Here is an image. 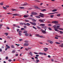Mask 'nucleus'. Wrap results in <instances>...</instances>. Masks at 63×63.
<instances>
[{"label": "nucleus", "instance_id": "obj_30", "mask_svg": "<svg viewBox=\"0 0 63 63\" xmlns=\"http://www.w3.org/2000/svg\"><path fill=\"white\" fill-rule=\"evenodd\" d=\"M33 28L34 29H35V30H37V28H36V27L33 26Z\"/></svg>", "mask_w": 63, "mask_h": 63}, {"label": "nucleus", "instance_id": "obj_42", "mask_svg": "<svg viewBox=\"0 0 63 63\" xmlns=\"http://www.w3.org/2000/svg\"><path fill=\"white\" fill-rule=\"evenodd\" d=\"M23 41V39H19V41Z\"/></svg>", "mask_w": 63, "mask_h": 63}, {"label": "nucleus", "instance_id": "obj_46", "mask_svg": "<svg viewBox=\"0 0 63 63\" xmlns=\"http://www.w3.org/2000/svg\"><path fill=\"white\" fill-rule=\"evenodd\" d=\"M48 26H50V27H51V24H49L48 25Z\"/></svg>", "mask_w": 63, "mask_h": 63}, {"label": "nucleus", "instance_id": "obj_17", "mask_svg": "<svg viewBox=\"0 0 63 63\" xmlns=\"http://www.w3.org/2000/svg\"><path fill=\"white\" fill-rule=\"evenodd\" d=\"M57 11V10H56V9H55L54 10H52V12H56V11Z\"/></svg>", "mask_w": 63, "mask_h": 63}, {"label": "nucleus", "instance_id": "obj_31", "mask_svg": "<svg viewBox=\"0 0 63 63\" xmlns=\"http://www.w3.org/2000/svg\"><path fill=\"white\" fill-rule=\"evenodd\" d=\"M3 8L4 9V10H6L7 9V8L4 7V6H3Z\"/></svg>", "mask_w": 63, "mask_h": 63}, {"label": "nucleus", "instance_id": "obj_56", "mask_svg": "<svg viewBox=\"0 0 63 63\" xmlns=\"http://www.w3.org/2000/svg\"><path fill=\"white\" fill-rule=\"evenodd\" d=\"M53 13H54V14H57V13H58V12H56Z\"/></svg>", "mask_w": 63, "mask_h": 63}, {"label": "nucleus", "instance_id": "obj_38", "mask_svg": "<svg viewBox=\"0 0 63 63\" xmlns=\"http://www.w3.org/2000/svg\"><path fill=\"white\" fill-rule=\"evenodd\" d=\"M59 30H63V28H59Z\"/></svg>", "mask_w": 63, "mask_h": 63}, {"label": "nucleus", "instance_id": "obj_45", "mask_svg": "<svg viewBox=\"0 0 63 63\" xmlns=\"http://www.w3.org/2000/svg\"><path fill=\"white\" fill-rule=\"evenodd\" d=\"M5 59L6 60H7V59H8V57L7 56L6 58Z\"/></svg>", "mask_w": 63, "mask_h": 63}, {"label": "nucleus", "instance_id": "obj_63", "mask_svg": "<svg viewBox=\"0 0 63 63\" xmlns=\"http://www.w3.org/2000/svg\"><path fill=\"white\" fill-rule=\"evenodd\" d=\"M7 47V48H10V47L9 46H8V47Z\"/></svg>", "mask_w": 63, "mask_h": 63}, {"label": "nucleus", "instance_id": "obj_7", "mask_svg": "<svg viewBox=\"0 0 63 63\" xmlns=\"http://www.w3.org/2000/svg\"><path fill=\"white\" fill-rule=\"evenodd\" d=\"M22 32V31H19V34L20 36H21V33Z\"/></svg>", "mask_w": 63, "mask_h": 63}, {"label": "nucleus", "instance_id": "obj_44", "mask_svg": "<svg viewBox=\"0 0 63 63\" xmlns=\"http://www.w3.org/2000/svg\"><path fill=\"white\" fill-rule=\"evenodd\" d=\"M16 27H17L18 28H20V27L19 26H16Z\"/></svg>", "mask_w": 63, "mask_h": 63}, {"label": "nucleus", "instance_id": "obj_2", "mask_svg": "<svg viewBox=\"0 0 63 63\" xmlns=\"http://www.w3.org/2000/svg\"><path fill=\"white\" fill-rule=\"evenodd\" d=\"M52 23H54L55 24H56V25H59L58 23V21H54L52 22Z\"/></svg>", "mask_w": 63, "mask_h": 63}, {"label": "nucleus", "instance_id": "obj_9", "mask_svg": "<svg viewBox=\"0 0 63 63\" xmlns=\"http://www.w3.org/2000/svg\"><path fill=\"white\" fill-rule=\"evenodd\" d=\"M27 5V3H25L24 4H21V6H26Z\"/></svg>", "mask_w": 63, "mask_h": 63}, {"label": "nucleus", "instance_id": "obj_12", "mask_svg": "<svg viewBox=\"0 0 63 63\" xmlns=\"http://www.w3.org/2000/svg\"><path fill=\"white\" fill-rule=\"evenodd\" d=\"M41 31H42V33H43V34H45V33H44V32H44V30H43L42 29H41Z\"/></svg>", "mask_w": 63, "mask_h": 63}, {"label": "nucleus", "instance_id": "obj_10", "mask_svg": "<svg viewBox=\"0 0 63 63\" xmlns=\"http://www.w3.org/2000/svg\"><path fill=\"white\" fill-rule=\"evenodd\" d=\"M59 47H63V43H62V45H59Z\"/></svg>", "mask_w": 63, "mask_h": 63}, {"label": "nucleus", "instance_id": "obj_1", "mask_svg": "<svg viewBox=\"0 0 63 63\" xmlns=\"http://www.w3.org/2000/svg\"><path fill=\"white\" fill-rule=\"evenodd\" d=\"M53 28H54L55 29H58V28H60V26L59 25H54L53 26Z\"/></svg>", "mask_w": 63, "mask_h": 63}, {"label": "nucleus", "instance_id": "obj_26", "mask_svg": "<svg viewBox=\"0 0 63 63\" xmlns=\"http://www.w3.org/2000/svg\"><path fill=\"white\" fill-rule=\"evenodd\" d=\"M55 43H56V44H58V45H59V44H60V43L57 42H56Z\"/></svg>", "mask_w": 63, "mask_h": 63}, {"label": "nucleus", "instance_id": "obj_50", "mask_svg": "<svg viewBox=\"0 0 63 63\" xmlns=\"http://www.w3.org/2000/svg\"><path fill=\"white\" fill-rule=\"evenodd\" d=\"M17 15V14H14L13 15V16H16Z\"/></svg>", "mask_w": 63, "mask_h": 63}, {"label": "nucleus", "instance_id": "obj_39", "mask_svg": "<svg viewBox=\"0 0 63 63\" xmlns=\"http://www.w3.org/2000/svg\"><path fill=\"white\" fill-rule=\"evenodd\" d=\"M34 53L35 54H39V53L36 52H34Z\"/></svg>", "mask_w": 63, "mask_h": 63}, {"label": "nucleus", "instance_id": "obj_16", "mask_svg": "<svg viewBox=\"0 0 63 63\" xmlns=\"http://www.w3.org/2000/svg\"><path fill=\"white\" fill-rule=\"evenodd\" d=\"M26 25H27V26H29L30 25V24L27 23L26 24Z\"/></svg>", "mask_w": 63, "mask_h": 63}, {"label": "nucleus", "instance_id": "obj_48", "mask_svg": "<svg viewBox=\"0 0 63 63\" xmlns=\"http://www.w3.org/2000/svg\"><path fill=\"white\" fill-rule=\"evenodd\" d=\"M57 16H60V14H59L57 15Z\"/></svg>", "mask_w": 63, "mask_h": 63}, {"label": "nucleus", "instance_id": "obj_21", "mask_svg": "<svg viewBox=\"0 0 63 63\" xmlns=\"http://www.w3.org/2000/svg\"><path fill=\"white\" fill-rule=\"evenodd\" d=\"M39 54H40V55H43V53L39 52Z\"/></svg>", "mask_w": 63, "mask_h": 63}, {"label": "nucleus", "instance_id": "obj_35", "mask_svg": "<svg viewBox=\"0 0 63 63\" xmlns=\"http://www.w3.org/2000/svg\"><path fill=\"white\" fill-rule=\"evenodd\" d=\"M24 28H25V29H26L27 28V26H24Z\"/></svg>", "mask_w": 63, "mask_h": 63}, {"label": "nucleus", "instance_id": "obj_20", "mask_svg": "<svg viewBox=\"0 0 63 63\" xmlns=\"http://www.w3.org/2000/svg\"><path fill=\"white\" fill-rule=\"evenodd\" d=\"M28 49H31V48L30 47H28V49L26 48L25 49L26 50H28Z\"/></svg>", "mask_w": 63, "mask_h": 63}, {"label": "nucleus", "instance_id": "obj_37", "mask_svg": "<svg viewBox=\"0 0 63 63\" xmlns=\"http://www.w3.org/2000/svg\"><path fill=\"white\" fill-rule=\"evenodd\" d=\"M11 47L12 48H15V47L13 45H12L11 46Z\"/></svg>", "mask_w": 63, "mask_h": 63}, {"label": "nucleus", "instance_id": "obj_8", "mask_svg": "<svg viewBox=\"0 0 63 63\" xmlns=\"http://www.w3.org/2000/svg\"><path fill=\"white\" fill-rule=\"evenodd\" d=\"M37 36H39V37H40V38H45V37H43V36L42 35V36H38V35H37Z\"/></svg>", "mask_w": 63, "mask_h": 63}, {"label": "nucleus", "instance_id": "obj_49", "mask_svg": "<svg viewBox=\"0 0 63 63\" xmlns=\"http://www.w3.org/2000/svg\"><path fill=\"white\" fill-rule=\"evenodd\" d=\"M55 39H58V38L56 37H55Z\"/></svg>", "mask_w": 63, "mask_h": 63}, {"label": "nucleus", "instance_id": "obj_53", "mask_svg": "<svg viewBox=\"0 0 63 63\" xmlns=\"http://www.w3.org/2000/svg\"><path fill=\"white\" fill-rule=\"evenodd\" d=\"M49 15L50 14L51 15H53V14H54V13H49L48 14Z\"/></svg>", "mask_w": 63, "mask_h": 63}, {"label": "nucleus", "instance_id": "obj_57", "mask_svg": "<svg viewBox=\"0 0 63 63\" xmlns=\"http://www.w3.org/2000/svg\"><path fill=\"white\" fill-rule=\"evenodd\" d=\"M59 42H60V43H62L63 42V41L62 40H60L59 41Z\"/></svg>", "mask_w": 63, "mask_h": 63}, {"label": "nucleus", "instance_id": "obj_59", "mask_svg": "<svg viewBox=\"0 0 63 63\" xmlns=\"http://www.w3.org/2000/svg\"><path fill=\"white\" fill-rule=\"evenodd\" d=\"M24 28H21V30H24Z\"/></svg>", "mask_w": 63, "mask_h": 63}, {"label": "nucleus", "instance_id": "obj_43", "mask_svg": "<svg viewBox=\"0 0 63 63\" xmlns=\"http://www.w3.org/2000/svg\"><path fill=\"white\" fill-rule=\"evenodd\" d=\"M43 28H44V29H47V27H43Z\"/></svg>", "mask_w": 63, "mask_h": 63}, {"label": "nucleus", "instance_id": "obj_5", "mask_svg": "<svg viewBox=\"0 0 63 63\" xmlns=\"http://www.w3.org/2000/svg\"><path fill=\"white\" fill-rule=\"evenodd\" d=\"M30 23H31L32 25H36V23H35L34 22H30Z\"/></svg>", "mask_w": 63, "mask_h": 63}, {"label": "nucleus", "instance_id": "obj_54", "mask_svg": "<svg viewBox=\"0 0 63 63\" xmlns=\"http://www.w3.org/2000/svg\"><path fill=\"white\" fill-rule=\"evenodd\" d=\"M48 29H49V30H52L51 29L50 27L48 28Z\"/></svg>", "mask_w": 63, "mask_h": 63}, {"label": "nucleus", "instance_id": "obj_55", "mask_svg": "<svg viewBox=\"0 0 63 63\" xmlns=\"http://www.w3.org/2000/svg\"><path fill=\"white\" fill-rule=\"evenodd\" d=\"M25 21H26V22H29V21L26 20H25Z\"/></svg>", "mask_w": 63, "mask_h": 63}, {"label": "nucleus", "instance_id": "obj_6", "mask_svg": "<svg viewBox=\"0 0 63 63\" xmlns=\"http://www.w3.org/2000/svg\"><path fill=\"white\" fill-rule=\"evenodd\" d=\"M29 44L27 43H26L24 44V46H28Z\"/></svg>", "mask_w": 63, "mask_h": 63}, {"label": "nucleus", "instance_id": "obj_51", "mask_svg": "<svg viewBox=\"0 0 63 63\" xmlns=\"http://www.w3.org/2000/svg\"><path fill=\"white\" fill-rule=\"evenodd\" d=\"M33 18L32 17H30L29 18V19H33Z\"/></svg>", "mask_w": 63, "mask_h": 63}, {"label": "nucleus", "instance_id": "obj_64", "mask_svg": "<svg viewBox=\"0 0 63 63\" xmlns=\"http://www.w3.org/2000/svg\"><path fill=\"white\" fill-rule=\"evenodd\" d=\"M32 8H29V10H32Z\"/></svg>", "mask_w": 63, "mask_h": 63}, {"label": "nucleus", "instance_id": "obj_19", "mask_svg": "<svg viewBox=\"0 0 63 63\" xmlns=\"http://www.w3.org/2000/svg\"><path fill=\"white\" fill-rule=\"evenodd\" d=\"M54 29L56 31H57V32H59V30H57V29H55L54 28Z\"/></svg>", "mask_w": 63, "mask_h": 63}, {"label": "nucleus", "instance_id": "obj_41", "mask_svg": "<svg viewBox=\"0 0 63 63\" xmlns=\"http://www.w3.org/2000/svg\"><path fill=\"white\" fill-rule=\"evenodd\" d=\"M20 25H23V23H20Z\"/></svg>", "mask_w": 63, "mask_h": 63}, {"label": "nucleus", "instance_id": "obj_40", "mask_svg": "<svg viewBox=\"0 0 63 63\" xmlns=\"http://www.w3.org/2000/svg\"><path fill=\"white\" fill-rule=\"evenodd\" d=\"M7 39H11V37H9V36L7 37Z\"/></svg>", "mask_w": 63, "mask_h": 63}, {"label": "nucleus", "instance_id": "obj_25", "mask_svg": "<svg viewBox=\"0 0 63 63\" xmlns=\"http://www.w3.org/2000/svg\"><path fill=\"white\" fill-rule=\"evenodd\" d=\"M36 61L37 62H36V63H38V62H39V61H39V60L37 59L36 60Z\"/></svg>", "mask_w": 63, "mask_h": 63}, {"label": "nucleus", "instance_id": "obj_60", "mask_svg": "<svg viewBox=\"0 0 63 63\" xmlns=\"http://www.w3.org/2000/svg\"><path fill=\"white\" fill-rule=\"evenodd\" d=\"M0 5H3V2H1L0 3Z\"/></svg>", "mask_w": 63, "mask_h": 63}, {"label": "nucleus", "instance_id": "obj_61", "mask_svg": "<svg viewBox=\"0 0 63 63\" xmlns=\"http://www.w3.org/2000/svg\"><path fill=\"white\" fill-rule=\"evenodd\" d=\"M35 8H36V9H39V8L38 7H37V6H35Z\"/></svg>", "mask_w": 63, "mask_h": 63}, {"label": "nucleus", "instance_id": "obj_32", "mask_svg": "<svg viewBox=\"0 0 63 63\" xmlns=\"http://www.w3.org/2000/svg\"><path fill=\"white\" fill-rule=\"evenodd\" d=\"M53 16H54V15H52L50 16V17H51V18H53Z\"/></svg>", "mask_w": 63, "mask_h": 63}, {"label": "nucleus", "instance_id": "obj_3", "mask_svg": "<svg viewBox=\"0 0 63 63\" xmlns=\"http://www.w3.org/2000/svg\"><path fill=\"white\" fill-rule=\"evenodd\" d=\"M40 15H39V16H40V17H44V14L41 13H40Z\"/></svg>", "mask_w": 63, "mask_h": 63}, {"label": "nucleus", "instance_id": "obj_27", "mask_svg": "<svg viewBox=\"0 0 63 63\" xmlns=\"http://www.w3.org/2000/svg\"><path fill=\"white\" fill-rule=\"evenodd\" d=\"M27 33V31H24L23 32V33Z\"/></svg>", "mask_w": 63, "mask_h": 63}, {"label": "nucleus", "instance_id": "obj_24", "mask_svg": "<svg viewBox=\"0 0 63 63\" xmlns=\"http://www.w3.org/2000/svg\"><path fill=\"white\" fill-rule=\"evenodd\" d=\"M35 17L37 18H40V17L39 16H35Z\"/></svg>", "mask_w": 63, "mask_h": 63}, {"label": "nucleus", "instance_id": "obj_11", "mask_svg": "<svg viewBox=\"0 0 63 63\" xmlns=\"http://www.w3.org/2000/svg\"><path fill=\"white\" fill-rule=\"evenodd\" d=\"M32 20L33 22H36V20H35L34 19H32Z\"/></svg>", "mask_w": 63, "mask_h": 63}, {"label": "nucleus", "instance_id": "obj_62", "mask_svg": "<svg viewBox=\"0 0 63 63\" xmlns=\"http://www.w3.org/2000/svg\"><path fill=\"white\" fill-rule=\"evenodd\" d=\"M8 60L9 62H11V61H12V60Z\"/></svg>", "mask_w": 63, "mask_h": 63}, {"label": "nucleus", "instance_id": "obj_13", "mask_svg": "<svg viewBox=\"0 0 63 63\" xmlns=\"http://www.w3.org/2000/svg\"><path fill=\"white\" fill-rule=\"evenodd\" d=\"M47 50H48V48H45V49H44V50L45 51H47Z\"/></svg>", "mask_w": 63, "mask_h": 63}, {"label": "nucleus", "instance_id": "obj_22", "mask_svg": "<svg viewBox=\"0 0 63 63\" xmlns=\"http://www.w3.org/2000/svg\"><path fill=\"white\" fill-rule=\"evenodd\" d=\"M16 52V50H14L12 51V53H15Z\"/></svg>", "mask_w": 63, "mask_h": 63}, {"label": "nucleus", "instance_id": "obj_18", "mask_svg": "<svg viewBox=\"0 0 63 63\" xmlns=\"http://www.w3.org/2000/svg\"><path fill=\"white\" fill-rule=\"evenodd\" d=\"M30 54V55H31L32 56L33 54L32 53V52H30L29 53Z\"/></svg>", "mask_w": 63, "mask_h": 63}, {"label": "nucleus", "instance_id": "obj_58", "mask_svg": "<svg viewBox=\"0 0 63 63\" xmlns=\"http://www.w3.org/2000/svg\"><path fill=\"white\" fill-rule=\"evenodd\" d=\"M37 28H38L39 29H41V28L39 26L37 27Z\"/></svg>", "mask_w": 63, "mask_h": 63}, {"label": "nucleus", "instance_id": "obj_23", "mask_svg": "<svg viewBox=\"0 0 63 63\" xmlns=\"http://www.w3.org/2000/svg\"><path fill=\"white\" fill-rule=\"evenodd\" d=\"M59 32H60V33L61 34H63V32H62L61 31H59Z\"/></svg>", "mask_w": 63, "mask_h": 63}, {"label": "nucleus", "instance_id": "obj_15", "mask_svg": "<svg viewBox=\"0 0 63 63\" xmlns=\"http://www.w3.org/2000/svg\"><path fill=\"white\" fill-rule=\"evenodd\" d=\"M40 26H44L45 25V24H41L39 25Z\"/></svg>", "mask_w": 63, "mask_h": 63}, {"label": "nucleus", "instance_id": "obj_4", "mask_svg": "<svg viewBox=\"0 0 63 63\" xmlns=\"http://www.w3.org/2000/svg\"><path fill=\"white\" fill-rule=\"evenodd\" d=\"M39 21L41 22H42V23H44V21H45V20H43L41 19H39Z\"/></svg>", "mask_w": 63, "mask_h": 63}, {"label": "nucleus", "instance_id": "obj_34", "mask_svg": "<svg viewBox=\"0 0 63 63\" xmlns=\"http://www.w3.org/2000/svg\"><path fill=\"white\" fill-rule=\"evenodd\" d=\"M53 41H51L50 42V44H53Z\"/></svg>", "mask_w": 63, "mask_h": 63}, {"label": "nucleus", "instance_id": "obj_36", "mask_svg": "<svg viewBox=\"0 0 63 63\" xmlns=\"http://www.w3.org/2000/svg\"><path fill=\"white\" fill-rule=\"evenodd\" d=\"M11 10L13 11H16V9H12Z\"/></svg>", "mask_w": 63, "mask_h": 63}, {"label": "nucleus", "instance_id": "obj_47", "mask_svg": "<svg viewBox=\"0 0 63 63\" xmlns=\"http://www.w3.org/2000/svg\"><path fill=\"white\" fill-rule=\"evenodd\" d=\"M46 29H45V30L44 31V32H44V33H45V34H46Z\"/></svg>", "mask_w": 63, "mask_h": 63}, {"label": "nucleus", "instance_id": "obj_14", "mask_svg": "<svg viewBox=\"0 0 63 63\" xmlns=\"http://www.w3.org/2000/svg\"><path fill=\"white\" fill-rule=\"evenodd\" d=\"M25 35L26 36H29V34L28 33H26L25 34Z\"/></svg>", "mask_w": 63, "mask_h": 63}, {"label": "nucleus", "instance_id": "obj_33", "mask_svg": "<svg viewBox=\"0 0 63 63\" xmlns=\"http://www.w3.org/2000/svg\"><path fill=\"white\" fill-rule=\"evenodd\" d=\"M38 15V14L37 13L34 12V15Z\"/></svg>", "mask_w": 63, "mask_h": 63}, {"label": "nucleus", "instance_id": "obj_29", "mask_svg": "<svg viewBox=\"0 0 63 63\" xmlns=\"http://www.w3.org/2000/svg\"><path fill=\"white\" fill-rule=\"evenodd\" d=\"M20 9H24V8L23 7H19Z\"/></svg>", "mask_w": 63, "mask_h": 63}, {"label": "nucleus", "instance_id": "obj_52", "mask_svg": "<svg viewBox=\"0 0 63 63\" xmlns=\"http://www.w3.org/2000/svg\"><path fill=\"white\" fill-rule=\"evenodd\" d=\"M24 17H25V18H26V17H27L25 15L24 16Z\"/></svg>", "mask_w": 63, "mask_h": 63}, {"label": "nucleus", "instance_id": "obj_28", "mask_svg": "<svg viewBox=\"0 0 63 63\" xmlns=\"http://www.w3.org/2000/svg\"><path fill=\"white\" fill-rule=\"evenodd\" d=\"M41 11H42L43 12H45V11H46V10L43 9Z\"/></svg>", "mask_w": 63, "mask_h": 63}]
</instances>
